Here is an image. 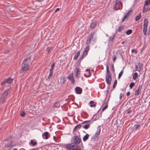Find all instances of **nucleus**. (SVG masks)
Masks as SVG:
<instances>
[{
	"label": "nucleus",
	"instance_id": "21",
	"mask_svg": "<svg viewBox=\"0 0 150 150\" xmlns=\"http://www.w3.org/2000/svg\"><path fill=\"white\" fill-rule=\"evenodd\" d=\"M60 105L59 102H57L54 103L52 107L53 108H58L60 107Z\"/></svg>",
	"mask_w": 150,
	"mask_h": 150
},
{
	"label": "nucleus",
	"instance_id": "8",
	"mask_svg": "<svg viewBox=\"0 0 150 150\" xmlns=\"http://www.w3.org/2000/svg\"><path fill=\"white\" fill-rule=\"evenodd\" d=\"M148 24V20L145 18L144 19V22L143 25V32L144 34L145 35H146V32L147 30V27Z\"/></svg>",
	"mask_w": 150,
	"mask_h": 150
},
{
	"label": "nucleus",
	"instance_id": "38",
	"mask_svg": "<svg viewBox=\"0 0 150 150\" xmlns=\"http://www.w3.org/2000/svg\"><path fill=\"white\" fill-rule=\"evenodd\" d=\"M135 85V84L133 82L131 83L129 85V87L130 89H132L133 88V87Z\"/></svg>",
	"mask_w": 150,
	"mask_h": 150
},
{
	"label": "nucleus",
	"instance_id": "25",
	"mask_svg": "<svg viewBox=\"0 0 150 150\" xmlns=\"http://www.w3.org/2000/svg\"><path fill=\"white\" fill-rule=\"evenodd\" d=\"M80 51H78L75 54L74 57L73 58V59L75 60H76L78 58L80 54Z\"/></svg>",
	"mask_w": 150,
	"mask_h": 150
},
{
	"label": "nucleus",
	"instance_id": "40",
	"mask_svg": "<svg viewBox=\"0 0 150 150\" xmlns=\"http://www.w3.org/2000/svg\"><path fill=\"white\" fill-rule=\"evenodd\" d=\"M132 10H130L126 14V15H125V16H126V18L128 17L130 15V13L132 12Z\"/></svg>",
	"mask_w": 150,
	"mask_h": 150
},
{
	"label": "nucleus",
	"instance_id": "59",
	"mask_svg": "<svg viewBox=\"0 0 150 150\" xmlns=\"http://www.w3.org/2000/svg\"><path fill=\"white\" fill-rule=\"evenodd\" d=\"M121 56H122V58H123V56H122V54H121Z\"/></svg>",
	"mask_w": 150,
	"mask_h": 150
},
{
	"label": "nucleus",
	"instance_id": "17",
	"mask_svg": "<svg viewBox=\"0 0 150 150\" xmlns=\"http://www.w3.org/2000/svg\"><path fill=\"white\" fill-rule=\"evenodd\" d=\"M75 92L77 94H81L82 93V89L79 87H76L75 89Z\"/></svg>",
	"mask_w": 150,
	"mask_h": 150
},
{
	"label": "nucleus",
	"instance_id": "6",
	"mask_svg": "<svg viewBox=\"0 0 150 150\" xmlns=\"http://www.w3.org/2000/svg\"><path fill=\"white\" fill-rule=\"evenodd\" d=\"M149 11H150V0H147L144 5L143 11L144 13H146Z\"/></svg>",
	"mask_w": 150,
	"mask_h": 150
},
{
	"label": "nucleus",
	"instance_id": "36",
	"mask_svg": "<svg viewBox=\"0 0 150 150\" xmlns=\"http://www.w3.org/2000/svg\"><path fill=\"white\" fill-rule=\"evenodd\" d=\"M138 76V74L137 73H135L133 75V79L134 80H136L137 77Z\"/></svg>",
	"mask_w": 150,
	"mask_h": 150
},
{
	"label": "nucleus",
	"instance_id": "55",
	"mask_svg": "<svg viewBox=\"0 0 150 150\" xmlns=\"http://www.w3.org/2000/svg\"><path fill=\"white\" fill-rule=\"evenodd\" d=\"M130 93L129 92H128L127 93V94H126V95L127 96H129V95H130Z\"/></svg>",
	"mask_w": 150,
	"mask_h": 150
},
{
	"label": "nucleus",
	"instance_id": "13",
	"mask_svg": "<svg viewBox=\"0 0 150 150\" xmlns=\"http://www.w3.org/2000/svg\"><path fill=\"white\" fill-rule=\"evenodd\" d=\"M67 79L71 81V83L73 84L75 83V81L74 78L73 77V73L69 74L67 77Z\"/></svg>",
	"mask_w": 150,
	"mask_h": 150
},
{
	"label": "nucleus",
	"instance_id": "11",
	"mask_svg": "<svg viewBox=\"0 0 150 150\" xmlns=\"http://www.w3.org/2000/svg\"><path fill=\"white\" fill-rule=\"evenodd\" d=\"M132 110L130 108L127 109L124 112V116L125 117H126L129 116L131 117L130 115L132 112Z\"/></svg>",
	"mask_w": 150,
	"mask_h": 150
},
{
	"label": "nucleus",
	"instance_id": "4",
	"mask_svg": "<svg viewBox=\"0 0 150 150\" xmlns=\"http://www.w3.org/2000/svg\"><path fill=\"white\" fill-rule=\"evenodd\" d=\"M106 72L107 74L105 76V81L107 84L109 85L111 84L112 78L111 73L109 71L108 65H106Z\"/></svg>",
	"mask_w": 150,
	"mask_h": 150
},
{
	"label": "nucleus",
	"instance_id": "34",
	"mask_svg": "<svg viewBox=\"0 0 150 150\" xmlns=\"http://www.w3.org/2000/svg\"><path fill=\"white\" fill-rule=\"evenodd\" d=\"M90 126V124H87L83 126V128L85 129H88L89 127Z\"/></svg>",
	"mask_w": 150,
	"mask_h": 150
},
{
	"label": "nucleus",
	"instance_id": "16",
	"mask_svg": "<svg viewBox=\"0 0 150 150\" xmlns=\"http://www.w3.org/2000/svg\"><path fill=\"white\" fill-rule=\"evenodd\" d=\"M74 71L76 72L75 76L78 78H79L80 77V76L79 75L80 74L81 71L80 69L76 67L75 68Z\"/></svg>",
	"mask_w": 150,
	"mask_h": 150
},
{
	"label": "nucleus",
	"instance_id": "37",
	"mask_svg": "<svg viewBox=\"0 0 150 150\" xmlns=\"http://www.w3.org/2000/svg\"><path fill=\"white\" fill-rule=\"evenodd\" d=\"M30 143L33 146H35L37 144V143L36 142H34L33 140H31L30 141Z\"/></svg>",
	"mask_w": 150,
	"mask_h": 150
},
{
	"label": "nucleus",
	"instance_id": "61",
	"mask_svg": "<svg viewBox=\"0 0 150 150\" xmlns=\"http://www.w3.org/2000/svg\"><path fill=\"white\" fill-rule=\"evenodd\" d=\"M108 90H107V92H108Z\"/></svg>",
	"mask_w": 150,
	"mask_h": 150
},
{
	"label": "nucleus",
	"instance_id": "46",
	"mask_svg": "<svg viewBox=\"0 0 150 150\" xmlns=\"http://www.w3.org/2000/svg\"><path fill=\"white\" fill-rule=\"evenodd\" d=\"M131 52L132 53H134L135 54H136L137 53V51L135 49H133L132 50Z\"/></svg>",
	"mask_w": 150,
	"mask_h": 150
},
{
	"label": "nucleus",
	"instance_id": "62",
	"mask_svg": "<svg viewBox=\"0 0 150 150\" xmlns=\"http://www.w3.org/2000/svg\"><path fill=\"white\" fill-rule=\"evenodd\" d=\"M109 118H110V117H109L108 118V119H109Z\"/></svg>",
	"mask_w": 150,
	"mask_h": 150
},
{
	"label": "nucleus",
	"instance_id": "24",
	"mask_svg": "<svg viewBox=\"0 0 150 150\" xmlns=\"http://www.w3.org/2000/svg\"><path fill=\"white\" fill-rule=\"evenodd\" d=\"M101 131V127L100 126H98L97 127V129L96 132L95 133V134L98 136L100 134Z\"/></svg>",
	"mask_w": 150,
	"mask_h": 150
},
{
	"label": "nucleus",
	"instance_id": "33",
	"mask_svg": "<svg viewBox=\"0 0 150 150\" xmlns=\"http://www.w3.org/2000/svg\"><path fill=\"white\" fill-rule=\"evenodd\" d=\"M94 103V102L93 101H91L90 102V106L91 107H95L96 106V104H93Z\"/></svg>",
	"mask_w": 150,
	"mask_h": 150
},
{
	"label": "nucleus",
	"instance_id": "53",
	"mask_svg": "<svg viewBox=\"0 0 150 150\" xmlns=\"http://www.w3.org/2000/svg\"><path fill=\"white\" fill-rule=\"evenodd\" d=\"M122 93H120V100H121V99H122Z\"/></svg>",
	"mask_w": 150,
	"mask_h": 150
},
{
	"label": "nucleus",
	"instance_id": "7",
	"mask_svg": "<svg viewBox=\"0 0 150 150\" xmlns=\"http://www.w3.org/2000/svg\"><path fill=\"white\" fill-rule=\"evenodd\" d=\"M122 4L121 2V0H116L115 6H113L114 10L117 11L121 9L122 8Z\"/></svg>",
	"mask_w": 150,
	"mask_h": 150
},
{
	"label": "nucleus",
	"instance_id": "12",
	"mask_svg": "<svg viewBox=\"0 0 150 150\" xmlns=\"http://www.w3.org/2000/svg\"><path fill=\"white\" fill-rule=\"evenodd\" d=\"M142 88V85L140 84L138 88L135 91L134 95L135 96H138L140 94L141 92V89Z\"/></svg>",
	"mask_w": 150,
	"mask_h": 150
},
{
	"label": "nucleus",
	"instance_id": "35",
	"mask_svg": "<svg viewBox=\"0 0 150 150\" xmlns=\"http://www.w3.org/2000/svg\"><path fill=\"white\" fill-rule=\"evenodd\" d=\"M132 33V31L131 29L128 30L126 32V33L127 35H129Z\"/></svg>",
	"mask_w": 150,
	"mask_h": 150
},
{
	"label": "nucleus",
	"instance_id": "2",
	"mask_svg": "<svg viewBox=\"0 0 150 150\" xmlns=\"http://www.w3.org/2000/svg\"><path fill=\"white\" fill-rule=\"evenodd\" d=\"M31 56L30 55L28 57L25 58L21 65V69L20 71V73L26 71L29 69V64L31 59Z\"/></svg>",
	"mask_w": 150,
	"mask_h": 150
},
{
	"label": "nucleus",
	"instance_id": "57",
	"mask_svg": "<svg viewBox=\"0 0 150 150\" xmlns=\"http://www.w3.org/2000/svg\"><path fill=\"white\" fill-rule=\"evenodd\" d=\"M86 71H89V73H90V70H89V69H86Z\"/></svg>",
	"mask_w": 150,
	"mask_h": 150
},
{
	"label": "nucleus",
	"instance_id": "27",
	"mask_svg": "<svg viewBox=\"0 0 150 150\" xmlns=\"http://www.w3.org/2000/svg\"><path fill=\"white\" fill-rule=\"evenodd\" d=\"M89 135L88 134H86L85 135L83 138V141L85 142L87 140L89 137Z\"/></svg>",
	"mask_w": 150,
	"mask_h": 150
},
{
	"label": "nucleus",
	"instance_id": "23",
	"mask_svg": "<svg viewBox=\"0 0 150 150\" xmlns=\"http://www.w3.org/2000/svg\"><path fill=\"white\" fill-rule=\"evenodd\" d=\"M53 76V70H50V74L49 75V76L48 77V79H47V80L48 79V81H50L51 80V79H52V78L51 77V76Z\"/></svg>",
	"mask_w": 150,
	"mask_h": 150
},
{
	"label": "nucleus",
	"instance_id": "18",
	"mask_svg": "<svg viewBox=\"0 0 150 150\" xmlns=\"http://www.w3.org/2000/svg\"><path fill=\"white\" fill-rule=\"evenodd\" d=\"M89 50V45H88L87 47H86L85 50L83 52V54L84 55H86V56L88 54Z\"/></svg>",
	"mask_w": 150,
	"mask_h": 150
},
{
	"label": "nucleus",
	"instance_id": "15",
	"mask_svg": "<svg viewBox=\"0 0 150 150\" xmlns=\"http://www.w3.org/2000/svg\"><path fill=\"white\" fill-rule=\"evenodd\" d=\"M50 135L49 133L47 132H46L43 133L42 134V137L43 138L45 139H48L50 137Z\"/></svg>",
	"mask_w": 150,
	"mask_h": 150
},
{
	"label": "nucleus",
	"instance_id": "56",
	"mask_svg": "<svg viewBox=\"0 0 150 150\" xmlns=\"http://www.w3.org/2000/svg\"><path fill=\"white\" fill-rule=\"evenodd\" d=\"M148 34L149 35L150 34V26L149 27V30L148 32Z\"/></svg>",
	"mask_w": 150,
	"mask_h": 150
},
{
	"label": "nucleus",
	"instance_id": "64",
	"mask_svg": "<svg viewBox=\"0 0 150 150\" xmlns=\"http://www.w3.org/2000/svg\"><path fill=\"white\" fill-rule=\"evenodd\" d=\"M109 118H110V117H109L108 118V119H109Z\"/></svg>",
	"mask_w": 150,
	"mask_h": 150
},
{
	"label": "nucleus",
	"instance_id": "19",
	"mask_svg": "<svg viewBox=\"0 0 150 150\" xmlns=\"http://www.w3.org/2000/svg\"><path fill=\"white\" fill-rule=\"evenodd\" d=\"M97 21L92 22L90 25V28L92 29L94 28L96 26Z\"/></svg>",
	"mask_w": 150,
	"mask_h": 150
},
{
	"label": "nucleus",
	"instance_id": "43",
	"mask_svg": "<svg viewBox=\"0 0 150 150\" xmlns=\"http://www.w3.org/2000/svg\"><path fill=\"white\" fill-rule=\"evenodd\" d=\"M123 70H121V71L119 73V74L118 76V79L120 78V77L122 76V74L123 73Z\"/></svg>",
	"mask_w": 150,
	"mask_h": 150
},
{
	"label": "nucleus",
	"instance_id": "50",
	"mask_svg": "<svg viewBox=\"0 0 150 150\" xmlns=\"http://www.w3.org/2000/svg\"><path fill=\"white\" fill-rule=\"evenodd\" d=\"M126 16H125V15L122 18V22H123L124 21L125 19L126 18Z\"/></svg>",
	"mask_w": 150,
	"mask_h": 150
},
{
	"label": "nucleus",
	"instance_id": "10",
	"mask_svg": "<svg viewBox=\"0 0 150 150\" xmlns=\"http://www.w3.org/2000/svg\"><path fill=\"white\" fill-rule=\"evenodd\" d=\"M96 33V31H93L92 33H90L88 37V38L86 42V45L90 44L91 42V40L92 38H93V37L95 34Z\"/></svg>",
	"mask_w": 150,
	"mask_h": 150
},
{
	"label": "nucleus",
	"instance_id": "54",
	"mask_svg": "<svg viewBox=\"0 0 150 150\" xmlns=\"http://www.w3.org/2000/svg\"><path fill=\"white\" fill-rule=\"evenodd\" d=\"M59 8H57L56 9L54 12H57V11H59Z\"/></svg>",
	"mask_w": 150,
	"mask_h": 150
},
{
	"label": "nucleus",
	"instance_id": "39",
	"mask_svg": "<svg viewBox=\"0 0 150 150\" xmlns=\"http://www.w3.org/2000/svg\"><path fill=\"white\" fill-rule=\"evenodd\" d=\"M110 69L111 71L112 72H115L114 65L113 64L110 65Z\"/></svg>",
	"mask_w": 150,
	"mask_h": 150
},
{
	"label": "nucleus",
	"instance_id": "51",
	"mask_svg": "<svg viewBox=\"0 0 150 150\" xmlns=\"http://www.w3.org/2000/svg\"><path fill=\"white\" fill-rule=\"evenodd\" d=\"M116 59V57L114 55V57H112V60L113 62H114Z\"/></svg>",
	"mask_w": 150,
	"mask_h": 150
},
{
	"label": "nucleus",
	"instance_id": "28",
	"mask_svg": "<svg viewBox=\"0 0 150 150\" xmlns=\"http://www.w3.org/2000/svg\"><path fill=\"white\" fill-rule=\"evenodd\" d=\"M66 81V80L65 79V77L64 76L61 80L60 83L63 84H64Z\"/></svg>",
	"mask_w": 150,
	"mask_h": 150
},
{
	"label": "nucleus",
	"instance_id": "42",
	"mask_svg": "<svg viewBox=\"0 0 150 150\" xmlns=\"http://www.w3.org/2000/svg\"><path fill=\"white\" fill-rule=\"evenodd\" d=\"M115 36V35L113 34V35L112 36H110L109 38V41H111L114 39Z\"/></svg>",
	"mask_w": 150,
	"mask_h": 150
},
{
	"label": "nucleus",
	"instance_id": "5",
	"mask_svg": "<svg viewBox=\"0 0 150 150\" xmlns=\"http://www.w3.org/2000/svg\"><path fill=\"white\" fill-rule=\"evenodd\" d=\"M10 92V89H8L4 91L2 94L1 98L0 101L3 103H4L6 100L7 96Z\"/></svg>",
	"mask_w": 150,
	"mask_h": 150
},
{
	"label": "nucleus",
	"instance_id": "48",
	"mask_svg": "<svg viewBox=\"0 0 150 150\" xmlns=\"http://www.w3.org/2000/svg\"><path fill=\"white\" fill-rule=\"evenodd\" d=\"M108 107V104H106V105H105V106L103 107L102 110V112L105 110Z\"/></svg>",
	"mask_w": 150,
	"mask_h": 150
},
{
	"label": "nucleus",
	"instance_id": "44",
	"mask_svg": "<svg viewBox=\"0 0 150 150\" xmlns=\"http://www.w3.org/2000/svg\"><path fill=\"white\" fill-rule=\"evenodd\" d=\"M117 80H115L114 82V83L113 84V88H115V87L116 86L117 84Z\"/></svg>",
	"mask_w": 150,
	"mask_h": 150
},
{
	"label": "nucleus",
	"instance_id": "20",
	"mask_svg": "<svg viewBox=\"0 0 150 150\" xmlns=\"http://www.w3.org/2000/svg\"><path fill=\"white\" fill-rule=\"evenodd\" d=\"M86 56V55H85L82 53V54L81 55L79 59L77 60V62L78 63L80 64L81 62V61Z\"/></svg>",
	"mask_w": 150,
	"mask_h": 150
},
{
	"label": "nucleus",
	"instance_id": "30",
	"mask_svg": "<svg viewBox=\"0 0 150 150\" xmlns=\"http://www.w3.org/2000/svg\"><path fill=\"white\" fill-rule=\"evenodd\" d=\"M53 50V48L51 47H47L46 51H47V53L48 54H49L51 52V51L50 50Z\"/></svg>",
	"mask_w": 150,
	"mask_h": 150
},
{
	"label": "nucleus",
	"instance_id": "63",
	"mask_svg": "<svg viewBox=\"0 0 150 150\" xmlns=\"http://www.w3.org/2000/svg\"><path fill=\"white\" fill-rule=\"evenodd\" d=\"M109 118H110V117H109L108 118V119H109Z\"/></svg>",
	"mask_w": 150,
	"mask_h": 150
},
{
	"label": "nucleus",
	"instance_id": "26",
	"mask_svg": "<svg viewBox=\"0 0 150 150\" xmlns=\"http://www.w3.org/2000/svg\"><path fill=\"white\" fill-rule=\"evenodd\" d=\"M125 28V26L124 25H122L118 28L117 31L119 32H121L124 30Z\"/></svg>",
	"mask_w": 150,
	"mask_h": 150
},
{
	"label": "nucleus",
	"instance_id": "14",
	"mask_svg": "<svg viewBox=\"0 0 150 150\" xmlns=\"http://www.w3.org/2000/svg\"><path fill=\"white\" fill-rule=\"evenodd\" d=\"M143 64L142 63H138L137 65L135 66V68L137 70L140 71L142 68Z\"/></svg>",
	"mask_w": 150,
	"mask_h": 150
},
{
	"label": "nucleus",
	"instance_id": "1",
	"mask_svg": "<svg viewBox=\"0 0 150 150\" xmlns=\"http://www.w3.org/2000/svg\"><path fill=\"white\" fill-rule=\"evenodd\" d=\"M81 142V138L77 136H74L71 139V143L67 144L65 148L67 150H81V148L78 145Z\"/></svg>",
	"mask_w": 150,
	"mask_h": 150
},
{
	"label": "nucleus",
	"instance_id": "3",
	"mask_svg": "<svg viewBox=\"0 0 150 150\" xmlns=\"http://www.w3.org/2000/svg\"><path fill=\"white\" fill-rule=\"evenodd\" d=\"M13 138L12 135H9L4 140L3 143L4 145V147L8 148L10 147H13L15 146L13 144V142L12 140Z\"/></svg>",
	"mask_w": 150,
	"mask_h": 150
},
{
	"label": "nucleus",
	"instance_id": "29",
	"mask_svg": "<svg viewBox=\"0 0 150 150\" xmlns=\"http://www.w3.org/2000/svg\"><path fill=\"white\" fill-rule=\"evenodd\" d=\"M81 126V124H79L78 125L74 127V131H76L78 129L80 128Z\"/></svg>",
	"mask_w": 150,
	"mask_h": 150
},
{
	"label": "nucleus",
	"instance_id": "41",
	"mask_svg": "<svg viewBox=\"0 0 150 150\" xmlns=\"http://www.w3.org/2000/svg\"><path fill=\"white\" fill-rule=\"evenodd\" d=\"M109 100V99L108 100H106V98H105V101L103 104V105H106V104H108V103Z\"/></svg>",
	"mask_w": 150,
	"mask_h": 150
},
{
	"label": "nucleus",
	"instance_id": "60",
	"mask_svg": "<svg viewBox=\"0 0 150 150\" xmlns=\"http://www.w3.org/2000/svg\"><path fill=\"white\" fill-rule=\"evenodd\" d=\"M103 88H104L105 87V85L104 86H103Z\"/></svg>",
	"mask_w": 150,
	"mask_h": 150
},
{
	"label": "nucleus",
	"instance_id": "49",
	"mask_svg": "<svg viewBox=\"0 0 150 150\" xmlns=\"http://www.w3.org/2000/svg\"><path fill=\"white\" fill-rule=\"evenodd\" d=\"M25 114V113L24 112H22L20 114V115L22 117H23L24 116Z\"/></svg>",
	"mask_w": 150,
	"mask_h": 150
},
{
	"label": "nucleus",
	"instance_id": "45",
	"mask_svg": "<svg viewBox=\"0 0 150 150\" xmlns=\"http://www.w3.org/2000/svg\"><path fill=\"white\" fill-rule=\"evenodd\" d=\"M55 63L54 62L53 63V64H52V65H51V69L50 70H53V69L54 68V66H55Z\"/></svg>",
	"mask_w": 150,
	"mask_h": 150
},
{
	"label": "nucleus",
	"instance_id": "22",
	"mask_svg": "<svg viewBox=\"0 0 150 150\" xmlns=\"http://www.w3.org/2000/svg\"><path fill=\"white\" fill-rule=\"evenodd\" d=\"M98 136L96 135L95 134V135L93 136L91 139V141H95L96 140H98Z\"/></svg>",
	"mask_w": 150,
	"mask_h": 150
},
{
	"label": "nucleus",
	"instance_id": "58",
	"mask_svg": "<svg viewBox=\"0 0 150 150\" xmlns=\"http://www.w3.org/2000/svg\"><path fill=\"white\" fill-rule=\"evenodd\" d=\"M125 41H122V42L121 43H122V44H124V43H125Z\"/></svg>",
	"mask_w": 150,
	"mask_h": 150
},
{
	"label": "nucleus",
	"instance_id": "47",
	"mask_svg": "<svg viewBox=\"0 0 150 150\" xmlns=\"http://www.w3.org/2000/svg\"><path fill=\"white\" fill-rule=\"evenodd\" d=\"M90 121L89 120L85 121H83L82 123H81V124L82 125L84 124H87V123H89Z\"/></svg>",
	"mask_w": 150,
	"mask_h": 150
},
{
	"label": "nucleus",
	"instance_id": "31",
	"mask_svg": "<svg viewBox=\"0 0 150 150\" xmlns=\"http://www.w3.org/2000/svg\"><path fill=\"white\" fill-rule=\"evenodd\" d=\"M141 17V14L139 13L138 15L135 17V20L136 21H138L139 20Z\"/></svg>",
	"mask_w": 150,
	"mask_h": 150
},
{
	"label": "nucleus",
	"instance_id": "32",
	"mask_svg": "<svg viewBox=\"0 0 150 150\" xmlns=\"http://www.w3.org/2000/svg\"><path fill=\"white\" fill-rule=\"evenodd\" d=\"M140 126L139 125H135V130H137L139 129L140 128Z\"/></svg>",
	"mask_w": 150,
	"mask_h": 150
},
{
	"label": "nucleus",
	"instance_id": "9",
	"mask_svg": "<svg viewBox=\"0 0 150 150\" xmlns=\"http://www.w3.org/2000/svg\"><path fill=\"white\" fill-rule=\"evenodd\" d=\"M13 80V79H11V77H9L8 79H4V81L1 82V84L3 86L6 83L8 84H10L12 83Z\"/></svg>",
	"mask_w": 150,
	"mask_h": 150
},
{
	"label": "nucleus",
	"instance_id": "52",
	"mask_svg": "<svg viewBox=\"0 0 150 150\" xmlns=\"http://www.w3.org/2000/svg\"><path fill=\"white\" fill-rule=\"evenodd\" d=\"M145 50V47L144 46L141 49V53L142 54L143 53V51Z\"/></svg>",
	"mask_w": 150,
	"mask_h": 150
}]
</instances>
